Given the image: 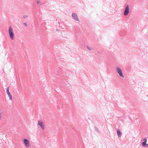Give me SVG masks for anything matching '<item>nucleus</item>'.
<instances>
[{
	"instance_id": "nucleus-1",
	"label": "nucleus",
	"mask_w": 148,
	"mask_h": 148,
	"mask_svg": "<svg viewBox=\"0 0 148 148\" xmlns=\"http://www.w3.org/2000/svg\"><path fill=\"white\" fill-rule=\"evenodd\" d=\"M8 33L10 38L12 40H13L14 38V33L13 32V29L11 26H10L9 27Z\"/></svg>"
},
{
	"instance_id": "nucleus-2",
	"label": "nucleus",
	"mask_w": 148,
	"mask_h": 148,
	"mask_svg": "<svg viewBox=\"0 0 148 148\" xmlns=\"http://www.w3.org/2000/svg\"><path fill=\"white\" fill-rule=\"evenodd\" d=\"M116 71L117 73L119 74V76L123 78L124 77L123 75L122 70L119 67L117 66L116 68Z\"/></svg>"
},
{
	"instance_id": "nucleus-3",
	"label": "nucleus",
	"mask_w": 148,
	"mask_h": 148,
	"mask_svg": "<svg viewBox=\"0 0 148 148\" xmlns=\"http://www.w3.org/2000/svg\"><path fill=\"white\" fill-rule=\"evenodd\" d=\"M129 12V8L128 5H127L125 9L124 12V15L125 16L127 15Z\"/></svg>"
},
{
	"instance_id": "nucleus-4",
	"label": "nucleus",
	"mask_w": 148,
	"mask_h": 148,
	"mask_svg": "<svg viewBox=\"0 0 148 148\" xmlns=\"http://www.w3.org/2000/svg\"><path fill=\"white\" fill-rule=\"evenodd\" d=\"M23 142L25 145L27 147H30V144L29 141L26 138H25L23 140Z\"/></svg>"
},
{
	"instance_id": "nucleus-5",
	"label": "nucleus",
	"mask_w": 148,
	"mask_h": 148,
	"mask_svg": "<svg viewBox=\"0 0 148 148\" xmlns=\"http://www.w3.org/2000/svg\"><path fill=\"white\" fill-rule=\"evenodd\" d=\"M72 16L73 18L75 20L77 21H79V19L78 18L77 14L76 13L74 12L72 14Z\"/></svg>"
},
{
	"instance_id": "nucleus-6",
	"label": "nucleus",
	"mask_w": 148,
	"mask_h": 148,
	"mask_svg": "<svg viewBox=\"0 0 148 148\" xmlns=\"http://www.w3.org/2000/svg\"><path fill=\"white\" fill-rule=\"evenodd\" d=\"M38 124L39 125L43 130L45 129V125L43 124L42 121H39L38 122Z\"/></svg>"
},
{
	"instance_id": "nucleus-7",
	"label": "nucleus",
	"mask_w": 148,
	"mask_h": 148,
	"mask_svg": "<svg viewBox=\"0 0 148 148\" xmlns=\"http://www.w3.org/2000/svg\"><path fill=\"white\" fill-rule=\"evenodd\" d=\"M6 93L9 96L10 100H12V95H11L10 93V92L9 91L8 87L7 89Z\"/></svg>"
},
{
	"instance_id": "nucleus-8",
	"label": "nucleus",
	"mask_w": 148,
	"mask_h": 148,
	"mask_svg": "<svg viewBox=\"0 0 148 148\" xmlns=\"http://www.w3.org/2000/svg\"><path fill=\"white\" fill-rule=\"evenodd\" d=\"M117 133L119 137L120 136H121L122 135V133L120 132V130L119 129L117 130Z\"/></svg>"
},
{
	"instance_id": "nucleus-9",
	"label": "nucleus",
	"mask_w": 148,
	"mask_h": 148,
	"mask_svg": "<svg viewBox=\"0 0 148 148\" xmlns=\"http://www.w3.org/2000/svg\"><path fill=\"white\" fill-rule=\"evenodd\" d=\"M143 142L142 143V145H143L144 144H145L147 142V138H145L143 140Z\"/></svg>"
},
{
	"instance_id": "nucleus-10",
	"label": "nucleus",
	"mask_w": 148,
	"mask_h": 148,
	"mask_svg": "<svg viewBox=\"0 0 148 148\" xmlns=\"http://www.w3.org/2000/svg\"><path fill=\"white\" fill-rule=\"evenodd\" d=\"M89 50H93V49L91 47H90L88 46H87L86 47Z\"/></svg>"
},
{
	"instance_id": "nucleus-11",
	"label": "nucleus",
	"mask_w": 148,
	"mask_h": 148,
	"mask_svg": "<svg viewBox=\"0 0 148 148\" xmlns=\"http://www.w3.org/2000/svg\"><path fill=\"white\" fill-rule=\"evenodd\" d=\"M95 130L97 132H98V133H100V131L96 127H95Z\"/></svg>"
},
{
	"instance_id": "nucleus-12",
	"label": "nucleus",
	"mask_w": 148,
	"mask_h": 148,
	"mask_svg": "<svg viewBox=\"0 0 148 148\" xmlns=\"http://www.w3.org/2000/svg\"><path fill=\"white\" fill-rule=\"evenodd\" d=\"M144 147H148V144L146 143L145 144L142 145Z\"/></svg>"
},
{
	"instance_id": "nucleus-13",
	"label": "nucleus",
	"mask_w": 148,
	"mask_h": 148,
	"mask_svg": "<svg viewBox=\"0 0 148 148\" xmlns=\"http://www.w3.org/2000/svg\"><path fill=\"white\" fill-rule=\"evenodd\" d=\"M28 17V16L27 15H25L23 16V18H27Z\"/></svg>"
},
{
	"instance_id": "nucleus-14",
	"label": "nucleus",
	"mask_w": 148,
	"mask_h": 148,
	"mask_svg": "<svg viewBox=\"0 0 148 148\" xmlns=\"http://www.w3.org/2000/svg\"><path fill=\"white\" fill-rule=\"evenodd\" d=\"M36 3L37 4H39L40 3V1H37Z\"/></svg>"
},
{
	"instance_id": "nucleus-15",
	"label": "nucleus",
	"mask_w": 148,
	"mask_h": 148,
	"mask_svg": "<svg viewBox=\"0 0 148 148\" xmlns=\"http://www.w3.org/2000/svg\"><path fill=\"white\" fill-rule=\"evenodd\" d=\"M23 25H25V26H26L27 25V23H23Z\"/></svg>"
},
{
	"instance_id": "nucleus-16",
	"label": "nucleus",
	"mask_w": 148,
	"mask_h": 148,
	"mask_svg": "<svg viewBox=\"0 0 148 148\" xmlns=\"http://www.w3.org/2000/svg\"><path fill=\"white\" fill-rule=\"evenodd\" d=\"M56 30H57V31H58L59 30L58 29H56Z\"/></svg>"
},
{
	"instance_id": "nucleus-17",
	"label": "nucleus",
	"mask_w": 148,
	"mask_h": 148,
	"mask_svg": "<svg viewBox=\"0 0 148 148\" xmlns=\"http://www.w3.org/2000/svg\"><path fill=\"white\" fill-rule=\"evenodd\" d=\"M57 74L58 75H60V74H59V73H58Z\"/></svg>"
}]
</instances>
